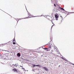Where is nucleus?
Instances as JSON below:
<instances>
[{"mask_svg": "<svg viewBox=\"0 0 74 74\" xmlns=\"http://www.w3.org/2000/svg\"><path fill=\"white\" fill-rule=\"evenodd\" d=\"M4 44H2V45H4Z\"/></svg>", "mask_w": 74, "mask_h": 74, "instance_id": "33", "label": "nucleus"}, {"mask_svg": "<svg viewBox=\"0 0 74 74\" xmlns=\"http://www.w3.org/2000/svg\"><path fill=\"white\" fill-rule=\"evenodd\" d=\"M42 69H43L46 71H48V69L46 67H42Z\"/></svg>", "mask_w": 74, "mask_h": 74, "instance_id": "5", "label": "nucleus"}, {"mask_svg": "<svg viewBox=\"0 0 74 74\" xmlns=\"http://www.w3.org/2000/svg\"><path fill=\"white\" fill-rule=\"evenodd\" d=\"M11 53H12V52H11Z\"/></svg>", "mask_w": 74, "mask_h": 74, "instance_id": "45", "label": "nucleus"}, {"mask_svg": "<svg viewBox=\"0 0 74 74\" xmlns=\"http://www.w3.org/2000/svg\"><path fill=\"white\" fill-rule=\"evenodd\" d=\"M43 73H44V72H43Z\"/></svg>", "mask_w": 74, "mask_h": 74, "instance_id": "43", "label": "nucleus"}, {"mask_svg": "<svg viewBox=\"0 0 74 74\" xmlns=\"http://www.w3.org/2000/svg\"><path fill=\"white\" fill-rule=\"evenodd\" d=\"M59 67H60V65L59 66Z\"/></svg>", "mask_w": 74, "mask_h": 74, "instance_id": "37", "label": "nucleus"}, {"mask_svg": "<svg viewBox=\"0 0 74 74\" xmlns=\"http://www.w3.org/2000/svg\"><path fill=\"white\" fill-rule=\"evenodd\" d=\"M22 69H23V68H22Z\"/></svg>", "mask_w": 74, "mask_h": 74, "instance_id": "44", "label": "nucleus"}, {"mask_svg": "<svg viewBox=\"0 0 74 74\" xmlns=\"http://www.w3.org/2000/svg\"><path fill=\"white\" fill-rule=\"evenodd\" d=\"M33 67H34L35 66H36V65H34V64L33 65Z\"/></svg>", "mask_w": 74, "mask_h": 74, "instance_id": "18", "label": "nucleus"}, {"mask_svg": "<svg viewBox=\"0 0 74 74\" xmlns=\"http://www.w3.org/2000/svg\"><path fill=\"white\" fill-rule=\"evenodd\" d=\"M12 66H14V64H12Z\"/></svg>", "mask_w": 74, "mask_h": 74, "instance_id": "30", "label": "nucleus"}, {"mask_svg": "<svg viewBox=\"0 0 74 74\" xmlns=\"http://www.w3.org/2000/svg\"><path fill=\"white\" fill-rule=\"evenodd\" d=\"M7 55V53H6L5 54V55Z\"/></svg>", "mask_w": 74, "mask_h": 74, "instance_id": "28", "label": "nucleus"}, {"mask_svg": "<svg viewBox=\"0 0 74 74\" xmlns=\"http://www.w3.org/2000/svg\"><path fill=\"white\" fill-rule=\"evenodd\" d=\"M17 56L18 57H20L21 56V54L19 53H18L17 54Z\"/></svg>", "mask_w": 74, "mask_h": 74, "instance_id": "7", "label": "nucleus"}, {"mask_svg": "<svg viewBox=\"0 0 74 74\" xmlns=\"http://www.w3.org/2000/svg\"><path fill=\"white\" fill-rule=\"evenodd\" d=\"M55 18H56V20L58 21V18H59V15L58 14H55Z\"/></svg>", "mask_w": 74, "mask_h": 74, "instance_id": "2", "label": "nucleus"}, {"mask_svg": "<svg viewBox=\"0 0 74 74\" xmlns=\"http://www.w3.org/2000/svg\"><path fill=\"white\" fill-rule=\"evenodd\" d=\"M14 41H15V39L14 38V40H13V42H14Z\"/></svg>", "mask_w": 74, "mask_h": 74, "instance_id": "14", "label": "nucleus"}, {"mask_svg": "<svg viewBox=\"0 0 74 74\" xmlns=\"http://www.w3.org/2000/svg\"><path fill=\"white\" fill-rule=\"evenodd\" d=\"M65 60H66V61H67V62H69V61H68V60H67L65 59Z\"/></svg>", "mask_w": 74, "mask_h": 74, "instance_id": "22", "label": "nucleus"}, {"mask_svg": "<svg viewBox=\"0 0 74 74\" xmlns=\"http://www.w3.org/2000/svg\"><path fill=\"white\" fill-rule=\"evenodd\" d=\"M36 16H34V17H36Z\"/></svg>", "mask_w": 74, "mask_h": 74, "instance_id": "35", "label": "nucleus"}, {"mask_svg": "<svg viewBox=\"0 0 74 74\" xmlns=\"http://www.w3.org/2000/svg\"><path fill=\"white\" fill-rule=\"evenodd\" d=\"M46 51H50V49H47Z\"/></svg>", "mask_w": 74, "mask_h": 74, "instance_id": "15", "label": "nucleus"}, {"mask_svg": "<svg viewBox=\"0 0 74 74\" xmlns=\"http://www.w3.org/2000/svg\"><path fill=\"white\" fill-rule=\"evenodd\" d=\"M53 25H52V26H51V29H52V27H53Z\"/></svg>", "mask_w": 74, "mask_h": 74, "instance_id": "23", "label": "nucleus"}, {"mask_svg": "<svg viewBox=\"0 0 74 74\" xmlns=\"http://www.w3.org/2000/svg\"><path fill=\"white\" fill-rule=\"evenodd\" d=\"M61 19H62V20H63V17L61 18Z\"/></svg>", "mask_w": 74, "mask_h": 74, "instance_id": "24", "label": "nucleus"}, {"mask_svg": "<svg viewBox=\"0 0 74 74\" xmlns=\"http://www.w3.org/2000/svg\"><path fill=\"white\" fill-rule=\"evenodd\" d=\"M43 49H45V50H47V49H48V48H43Z\"/></svg>", "mask_w": 74, "mask_h": 74, "instance_id": "12", "label": "nucleus"}, {"mask_svg": "<svg viewBox=\"0 0 74 74\" xmlns=\"http://www.w3.org/2000/svg\"><path fill=\"white\" fill-rule=\"evenodd\" d=\"M51 42L50 41L49 42L47 45H49V46L48 47V49H51V47H53V45H54V44L53 43L51 44Z\"/></svg>", "mask_w": 74, "mask_h": 74, "instance_id": "1", "label": "nucleus"}, {"mask_svg": "<svg viewBox=\"0 0 74 74\" xmlns=\"http://www.w3.org/2000/svg\"><path fill=\"white\" fill-rule=\"evenodd\" d=\"M52 36H51V37H50V40L51 41H52Z\"/></svg>", "mask_w": 74, "mask_h": 74, "instance_id": "11", "label": "nucleus"}, {"mask_svg": "<svg viewBox=\"0 0 74 74\" xmlns=\"http://www.w3.org/2000/svg\"><path fill=\"white\" fill-rule=\"evenodd\" d=\"M62 59H63V60H66V59H64V58H63L62 57Z\"/></svg>", "mask_w": 74, "mask_h": 74, "instance_id": "19", "label": "nucleus"}, {"mask_svg": "<svg viewBox=\"0 0 74 74\" xmlns=\"http://www.w3.org/2000/svg\"><path fill=\"white\" fill-rule=\"evenodd\" d=\"M16 20V19H15Z\"/></svg>", "mask_w": 74, "mask_h": 74, "instance_id": "39", "label": "nucleus"}, {"mask_svg": "<svg viewBox=\"0 0 74 74\" xmlns=\"http://www.w3.org/2000/svg\"><path fill=\"white\" fill-rule=\"evenodd\" d=\"M30 55H32V54H30Z\"/></svg>", "mask_w": 74, "mask_h": 74, "instance_id": "38", "label": "nucleus"}, {"mask_svg": "<svg viewBox=\"0 0 74 74\" xmlns=\"http://www.w3.org/2000/svg\"><path fill=\"white\" fill-rule=\"evenodd\" d=\"M34 71V70H32V71Z\"/></svg>", "mask_w": 74, "mask_h": 74, "instance_id": "29", "label": "nucleus"}, {"mask_svg": "<svg viewBox=\"0 0 74 74\" xmlns=\"http://www.w3.org/2000/svg\"><path fill=\"white\" fill-rule=\"evenodd\" d=\"M35 66H37L39 67H41V66H40L39 65H35Z\"/></svg>", "mask_w": 74, "mask_h": 74, "instance_id": "10", "label": "nucleus"}, {"mask_svg": "<svg viewBox=\"0 0 74 74\" xmlns=\"http://www.w3.org/2000/svg\"><path fill=\"white\" fill-rule=\"evenodd\" d=\"M52 52H53V50H51V52H50V53H52Z\"/></svg>", "mask_w": 74, "mask_h": 74, "instance_id": "13", "label": "nucleus"}, {"mask_svg": "<svg viewBox=\"0 0 74 74\" xmlns=\"http://www.w3.org/2000/svg\"><path fill=\"white\" fill-rule=\"evenodd\" d=\"M20 67H23L22 66H20Z\"/></svg>", "mask_w": 74, "mask_h": 74, "instance_id": "31", "label": "nucleus"}, {"mask_svg": "<svg viewBox=\"0 0 74 74\" xmlns=\"http://www.w3.org/2000/svg\"><path fill=\"white\" fill-rule=\"evenodd\" d=\"M59 8L61 9V10H63V11H65V12H69V13H70V12H68L66 11V10H64V8H60V7H59Z\"/></svg>", "mask_w": 74, "mask_h": 74, "instance_id": "4", "label": "nucleus"}, {"mask_svg": "<svg viewBox=\"0 0 74 74\" xmlns=\"http://www.w3.org/2000/svg\"><path fill=\"white\" fill-rule=\"evenodd\" d=\"M70 64H72L73 65H74V64L72 63L71 62H70Z\"/></svg>", "mask_w": 74, "mask_h": 74, "instance_id": "17", "label": "nucleus"}, {"mask_svg": "<svg viewBox=\"0 0 74 74\" xmlns=\"http://www.w3.org/2000/svg\"><path fill=\"white\" fill-rule=\"evenodd\" d=\"M0 56H1V55L0 54Z\"/></svg>", "mask_w": 74, "mask_h": 74, "instance_id": "41", "label": "nucleus"}, {"mask_svg": "<svg viewBox=\"0 0 74 74\" xmlns=\"http://www.w3.org/2000/svg\"><path fill=\"white\" fill-rule=\"evenodd\" d=\"M13 44L14 45H15V44H16V43H15V42H13Z\"/></svg>", "mask_w": 74, "mask_h": 74, "instance_id": "16", "label": "nucleus"}, {"mask_svg": "<svg viewBox=\"0 0 74 74\" xmlns=\"http://www.w3.org/2000/svg\"><path fill=\"white\" fill-rule=\"evenodd\" d=\"M18 66V64H16L14 65V67H17V66Z\"/></svg>", "mask_w": 74, "mask_h": 74, "instance_id": "9", "label": "nucleus"}, {"mask_svg": "<svg viewBox=\"0 0 74 74\" xmlns=\"http://www.w3.org/2000/svg\"><path fill=\"white\" fill-rule=\"evenodd\" d=\"M27 12H28L27 11Z\"/></svg>", "mask_w": 74, "mask_h": 74, "instance_id": "46", "label": "nucleus"}, {"mask_svg": "<svg viewBox=\"0 0 74 74\" xmlns=\"http://www.w3.org/2000/svg\"><path fill=\"white\" fill-rule=\"evenodd\" d=\"M54 6H55V7H56V4H54Z\"/></svg>", "mask_w": 74, "mask_h": 74, "instance_id": "21", "label": "nucleus"}, {"mask_svg": "<svg viewBox=\"0 0 74 74\" xmlns=\"http://www.w3.org/2000/svg\"><path fill=\"white\" fill-rule=\"evenodd\" d=\"M23 69H25V68H23Z\"/></svg>", "mask_w": 74, "mask_h": 74, "instance_id": "42", "label": "nucleus"}, {"mask_svg": "<svg viewBox=\"0 0 74 74\" xmlns=\"http://www.w3.org/2000/svg\"><path fill=\"white\" fill-rule=\"evenodd\" d=\"M43 16L42 15H41L40 16Z\"/></svg>", "mask_w": 74, "mask_h": 74, "instance_id": "25", "label": "nucleus"}, {"mask_svg": "<svg viewBox=\"0 0 74 74\" xmlns=\"http://www.w3.org/2000/svg\"><path fill=\"white\" fill-rule=\"evenodd\" d=\"M60 17H61V18H63L62 16H60Z\"/></svg>", "mask_w": 74, "mask_h": 74, "instance_id": "27", "label": "nucleus"}, {"mask_svg": "<svg viewBox=\"0 0 74 74\" xmlns=\"http://www.w3.org/2000/svg\"><path fill=\"white\" fill-rule=\"evenodd\" d=\"M42 56H43L42 55H41V56H42Z\"/></svg>", "mask_w": 74, "mask_h": 74, "instance_id": "32", "label": "nucleus"}, {"mask_svg": "<svg viewBox=\"0 0 74 74\" xmlns=\"http://www.w3.org/2000/svg\"><path fill=\"white\" fill-rule=\"evenodd\" d=\"M12 71H14V72H16V73H19L18 72V71H17V70H16V69L14 68V69H12Z\"/></svg>", "mask_w": 74, "mask_h": 74, "instance_id": "6", "label": "nucleus"}, {"mask_svg": "<svg viewBox=\"0 0 74 74\" xmlns=\"http://www.w3.org/2000/svg\"><path fill=\"white\" fill-rule=\"evenodd\" d=\"M28 15H29L30 17H29V16H28V17H27L25 18L26 19L28 18H32V15L30 14V13L29 12H28Z\"/></svg>", "mask_w": 74, "mask_h": 74, "instance_id": "3", "label": "nucleus"}, {"mask_svg": "<svg viewBox=\"0 0 74 74\" xmlns=\"http://www.w3.org/2000/svg\"><path fill=\"white\" fill-rule=\"evenodd\" d=\"M26 18H21V19L19 18L18 21H17V20H16V21H17V22H18V21H19V20H20V19H26Z\"/></svg>", "mask_w": 74, "mask_h": 74, "instance_id": "8", "label": "nucleus"}, {"mask_svg": "<svg viewBox=\"0 0 74 74\" xmlns=\"http://www.w3.org/2000/svg\"><path fill=\"white\" fill-rule=\"evenodd\" d=\"M65 62L66 63V62Z\"/></svg>", "mask_w": 74, "mask_h": 74, "instance_id": "34", "label": "nucleus"}, {"mask_svg": "<svg viewBox=\"0 0 74 74\" xmlns=\"http://www.w3.org/2000/svg\"><path fill=\"white\" fill-rule=\"evenodd\" d=\"M69 15V13H68V14H67V15Z\"/></svg>", "mask_w": 74, "mask_h": 74, "instance_id": "26", "label": "nucleus"}, {"mask_svg": "<svg viewBox=\"0 0 74 74\" xmlns=\"http://www.w3.org/2000/svg\"><path fill=\"white\" fill-rule=\"evenodd\" d=\"M16 20V19H15Z\"/></svg>", "mask_w": 74, "mask_h": 74, "instance_id": "40", "label": "nucleus"}, {"mask_svg": "<svg viewBox=\"0 0 74 74\" xmlns=\"http://www.w3.org/2000/svg\"><path fill=\"white\" fill-rule=\"evenodd\" d=\"M73 13H74V12H70V14H73Z\"/></svg>", "mask_w": 74, "mask_h": 74, "instance_id": "20", "label": "nucleus"}, {"mask_svg": "<svg viewBox=\"0 0 74 74\" xmlns=\"http://www.w3.org/2000/svg\"><path fill=\"white\" fill-rule=\"evenodd\" d=\"M62 21L61 20V22H62Z\"/></svg>", "mask_w": 74, "mask_h": 74, "instance_id": "36", "label": "nucleus"}]
</instances>
